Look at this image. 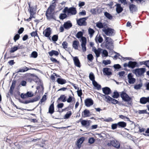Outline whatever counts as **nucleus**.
Wrapping results in <instances>:
<instances>
[{"instance_id":"nucleus-11","label":"nucleus","mask_w":149,"mask_h":149,"mask_svg":"<svg viewBox=\"0 0 149 149\" xmlns=\"http://www.w3.org/2000/svg\"><path fill=\"white\" fill-rule=\"evenodd\" d=\"M129 7L130 12L133 13L134 12L138 11L137 7L134 4L130 3L129 5Z\"/></svg>"},{"instance_id":"nucleus-30","label":"nucleus","mask_w":149,"mask_h":149,"mask_svg":"<svg viewBox=\"0 0 149 149\" xmlns=\"http://www.w3.org/2000/svg\"><path fill=\"white\" fill-rule=\"evenodd\" d=\"M57 82L59 84L63 85L66 83V80L61 78H58L57 80Z\"/></svg>"},{"instance_id":"nucleus-13","label":"nucleus","mask_w":149,"mask_h":149,"mask_svg":"<svg viewBox=\"0 0 149 149\" xmlns=\"http://www.w3.org/2000/svg\"><path fill=\"white\" fill-rule=\"evenodd\" d=\"M85 105L89 107L92 105L94 103L93 100L91 98H86L84 101Z\"/></svg>"},{"instance_id":"nucleus-36","label":"nucleus","mask_w":149,"mask_h":149,"mask_svg":"<svg viewBox=\"0 0 149 149\" xmlns=\"http://www.w3.org/2000/svg\"><path fill=\"white\" fill-rule=\"evenodd\" d=\"M56 6V4L55 3V1L53 2H52V4L50 5L49 7L47 9L50 10L54 11Z\"/></svg>"},{"instance_id":"nucleus-47","label":"nucleus","mask_w":149,"mask_h":149,"mask_svg":"<svg viewBox=\"0 0 149 149\" xmlns=\"http://www.w3.org/2000/svg\"><path fill=\"white\" fill-rule=\"evenodd\" d=\"M131 3H132L134 1H136L137 3H141L142 4L144 2H145L146 0H130Z\"/></svg>"},{"instance_id":"nucleus-58","label":"nucleus","mask_w":149,"mask_h":149,"mask_svg":"<svg viewBox=\"0 0 149 149\" xmlns=\"http://www.w3.org/2000/svg\"><path fill=\"white\" fill-rule=\"evenodd\" d=\"M77 94L78 96L79 97H80L81 100V102H82V97H81V96L82 95V91L81 89H80V91H77Z\"/></svg>"},{"instance_id":"nucleus-15","label":"nucleus","mask_w":149,"mask_h":149,"mask_svg":"<svg viewBox=\"0 0 149 149\" xmlns=\"http://www.w3.org/2000/svg\"><path fill=\"white\" fill-rule=\"evenodd\" d=\"M63 26L65 29L68 30L72 27V24L70 20H68L64 23Z\"/></svg>"},{"instance_id":"nucleus-6","label":"nucleus","mask_w":149,"mask_h":149,"mask_svg":"<svg viewBox=\"0 0 149 149\" xmlns=\"http://www.w3.org/2000/svg\"><path fill=\"white\" fill-rule=\"evenodd\" d=\"M102 31L106 35L109 37L114 36L116 33L115 31L113 29L109 27L107 29H102Z\"/></svg>"},{"instance_id":"nucleus-7","label":"nucleus","mask_w":149,"mask_h":149,"mask_svg":"<svg viewBox=\"0 0 149 149\" xmlns=\"http://www.w3.org/2000/svg\"><path fill=\"white\" fill-rule=\"evenodd\" d=\"M88 17L80 18L77 20V24L80 26H86L87 22L86 20L88 19Z\"/></svg>"},{"instance_id":"nucleus-10","label":"nucleus","mask_w":149,"mask_h":149,"mask_svg":"<svg viewBox=\"0 0 149 149\" xmlns=\"http://www.w3.org/2000/svg\"><path fill=\"white\" fill-rule=\"evenodd\" d=\"M108 97V98L107 101H108L111 102V103L114 104H118L120 105L121 104L120 103L118 100H116L115 99V98H112L110 96H109V97ZM121 105L122 106H125L127 107V106L125 105V104H121Z\"/></svg>"},{"instance_id":"nucleus-24","label":"nucleus","mask_w":149,"mask_h":149,"mask_svg":"<svg viewBox=\"0 0 149 149\" xmlns=\"http://www.w3.org/2000/svg\"><path fill=\"white\" fill-rule=\"evenodd\" d=\"M54 102L52 103L49 106L48 112L47 113H49L50 114H52L54 112Z\"/></svg>"},{"instance_id":"nucleus-9","label":"nucleus","mask_w":149,"mask_h":149,"mask_svg":"<svg viewBox=\"0 0 149 149\" xmlns=\"http://www.w3.org/2000/svg\"><path fill=\"white\" fill-rule=\"evenodd\" d=\"M103 73L104 75L107 77L112 74V69L108 67L104 68L103 69Z\"/></svg>"},{"instance_id":"nucleus-29","label":"nucleus","mask_w":149,"mask_h":149,"mask_svg":"<svg viewBox=\"0 0 149 149\" xmlns=\"http://www.w3.org/2000/svg\"><path fill=\"white\" fill-rule=\"evenodd\" d=\"M48 54L50 56H52L54 55L56 56H57L59 55V52L58 51L55 50H52L48 52Z\"/></svg>"},{"instance_id":"nucleus-27","label":"nucleus","mask_w":149,"mask_h":149,"mask_svg":"<svg viewBox=\"0 0 149 149\" xmlns=\"http://www.w3.org/2000/svg\"><path fill=\"white\" fill-rule=\"evenodd\" d=\"M79 43L78 40H74L72 42V47L75 49L77 50L78 49V46Z\"/></svg>"},{"instance_id":"nucleus-40","label":"nucleus","mask_w":149,"mask_h":149,"mask_svg":"<svg viewBox=\"0 0 149 149\" xmlns=\"http://www.w3.org/2000/svg\"><path fill=\"white\" fill-rule=\"evenodd\" d=\"M89 78L92 81V83L95 81V77L93 74V73L92 72H91L90 73L89 75Z\"/></svg>"},{"instance_id":"nucleus-50","label":"nucleus","mask_w":149,"mask_h":149,"mask_svg":"<svg viewBox=\"0 0 149 149\" xmlns=\"http://www.w3.org/2000/svg\"><path fill=\"white\" fill-rule=\"evenodd\" d=\"M113 67L115 69V70H118L119 69L121 68V66L119 64H114Z\"/></svg>"},{"instance_id":"nucleus-51","label":"nucleus","mask_w":149,"mask_h":149,"mask_svg":"<svg viewBox=\"0 0 149 149\" xmlns=\"http://www.w3.org/2000/svg\"><path fill=\"white\" fill-rule=\"evenodd\" d=\"M93 58V55L91 54H89L87 56V58L88 60L91 62L92 61Z\"/></svg>"},{"instance_id":"nucleus-12","label":"nucleus","mask_w":149,"mask_h":149,"mask_svg":"<svg viewBox=\"0 0 149 149\" xmlns=\"http://www.w3.org/2000/svg\"><path fill=\"white\" fill-rule=\"evenodd\" d=\"M91 122V121L90 120H83L81 121V125L82 127L88 129L90 125Z\"/></svg>"},{"instance_id":"nucleus-3","label":"nucleus","mask_w":149,"mask_h":149,"mask_svg":"<svg viewBox=\"0 0 149 149\" xmlns=\"http://www.w3.org/2000/svg\"><path fill=\"white\" fill-rule=\"evenodd\" d=\"M14 96L16 99L19 100L20 102L25 104H27L30 103H33L35 102H36L38 101L40 98V95H37L36 97L32 99H31L29 100H27L24 101H23L19 98V96L17 94H15L14 95Z\"/></svg>"},{"instance_id":"nucleus-16","label":"nucleus","mask_w":149,"mask_h":149,"mask_svg":"<svg viewBox=\"0 0 149 149\" xmlns=\"http://www.w3.org/2000/svg\"><path fill=\"white\" fill-rule=\"evenodd\" d=\"M44 35L46 37H49L51 34V30L50 27L47 28L43 32Z\"/></svg>"},{"instance_id":"nucleus-64","label":"nucleus","mask_w":149,"mask_h":149,"mask_svg":"<svg viewBox=\"0 0 149 149\" xmlns=\"http://www.w3.org/2000/svg\"><path fill=\"white\" fill-rule=\"evenodd\" d=\"M68 44L66 41L63 42L62 43V46L63 49H65L67 48Z\"/></svg>"},{"instance_id":"nucleus-17","label":"nucleus","mask_w":149,"mask_h":149,"mask_svg":"<svg viewBox=\"0 0 149 149\" xmlns=\"http://www.w3.org/2000/svg\"><path fill=\"white\" fill-rule=\"evenodd\" d=\"M129 68L134 69L136 67H138L139 65L138 64V62L136 61H130L129 62Z\"/></svg>"},{"instance_id":"nucleus-53","label":"nucleus","mask_w":149,"mask_h":149,"mask_svg":"<svg viewBox=\"0 0 149 149\" xmlns=\"http://www.w3.org/2000/svg\"><path fill=\"white\" fill-rule=\"evenodd\" d=\"M53 11H54L53 10L47 9V10L46 11L45 13V15L46 17H47V15L49 16V15L52 14L53 13V12H54Z\"/></svg>"},{"instance_id":"nucleus-28","label":"nucleus","mask_w":149,"mask_h":149,"mask_svg":"<svg viewBox=\"0 0 149 149\" xmlns=\"http://www.w3.org/2000/svg\"><path fill=\"white\" fill-rule=\"evenodd\" d=\"M95 40L96 43H98V42L99 43H101L103 40V38L100 35H99L98 37H97V36L95 37Z\"/></svg>"},{"instance_id":"nucleus-31","label":"nucleus","mask_w":149,"mask_h":149,"mask_svg":"<svg viewBox=\"0 0 149 149\" xmlns=\"http://www.w3.org/2000/svg\"><path fill=\"white\" fill-rule=\"evenodd\" d=\"M92 84L95 87L97 90H99L101 89V85L98 84L96 81H95L92 83Z\"/></svg>"},{"instance_id":"nucleus-2","label":"nucleus","mask_w":149,"mask_h":149,"mask_svg":"<svg viewBox=\"0 0 149 149\" xmlns=\"http://www.w3.org/2000/svg\"><path fill=\"white\" fill-rule=\"evenodd\" d=\"M114 41L111 38H109V39L104 40L103 43H105V47L106 48L109 50V53H113V49L114 48L113 45Z\"/></svg>"},{"instance_id":"nucleus-1","label":"nucleus","mask_w":149,"mask_h":149,"mask_svg":"<svg viewBox=\"0 0 149 149\" xmlns=\"http://www.w3.org/2000/svg\"><path fill=\"white\" fill-rule=\"evenodd\" d=\"M120 96L123 101L127 102V104L131 106L132 105V98L129 96L124 91L119 93L117 90H115L112 97L113 98L117 99Z\"/></svg>"},{"instance_id":"nucleus-43","label":"nucleus","mask_w":149,"mask_h":149,"mask_svg":"<svg viewBox=\"0 0 149 149\" xmlns=\"http://www.w3.org/2000/svg\"><path fill=\"white\" fill-rule=\"evenodd\" d=\"M58 39V36L57 34L54 35L52 37V40L54 43H56V42L57 41Z\"/></svg>"},{"instance_id":"nucleus-42","label":"nucleus","mask_w":149,"mask_h":149,"mask_svg":"<svg viewBox=\"0 0 149 149\" xmlns=\"http://www.w3.org/2000/svg\"><path fill=\"white\" fill-rule=\"evenodd\" d=\"M83 33L81 31H78L76 35V37L79 39L83 37Z\"/></svg>"},{"instance_id":"nucleus-57","label":"nucleus","mask_w":149,"mask_h":149,"mask_svg":"<svg viewBox=\"0 0 149 149\" xmlns=\"http://www.w3.org/2000/svg\"><path fill=\"white\" fill-rule=\"evenodd\" d=\"M30 35L32 37H37L39 38L38 36L37 33V31H36L32 32L30 33Z\"/></svg>"},{"instance_id":"nucleus-4","label":"nucleus","mask_w":149,"mask_h":149,"mask_svg":"<svg viewBox=\"0 0 149 149\" xmlns=\"http://www.w3.org/2000/svg\"><path fill=\"white\" fill-rule=\"evenodd\" d=\"M63 12L67 13L68 15H76L77 11L76 8L75 7H72L68 8L67 7H66L63 10Z\"/></svg>"},{"instance_id":"nucleus-33","label":"nucleus","mask_w":149,"mask_h":149,"mask_svg":"<svg viewBox=\"0 0 149 149\" xmlns=\"http://www.w3.org/2000/svg\"><path fill=\"white\" fill-rule=\"evenodd\" d=\"M104 15L107 19L109 20H111L113 18V17L112 15L107 12H105Z\"/></svg>"},{"instance_id":"nucleus-18","label":"nucleus","mask_w":149,"mask_h":149,"mask_svg":"<svg viewBox=\"0 0 149 149\" xmlns=\"http://www.w3.org/2000/svg\"><path fill=\"white\" fill-rule=\"evenodd\" d=\"M102 90L103 93L107 95L110 94L112 92L111 89L108 87H105L102 88Z\"/></svg>"},{"instance_id":"nucleus-61","label":"nucleus","mask_w":149,"mask_h":149,"mask_svg":"<svg viewBox=\"0 0 149 149\" xmlns=\"http://www.w3.org/2000/svg\"><path fill=\"white\" fill-rule=\"evenodd\" d=\"M95 141V139L94 137H91L88 140V142L90 144H92Z\"/></svg>"},{"instance_id":"nucleus-46","label":"nucleus","mask_w":149,"mask_h":149,"mask_svg":"<svg viewBox=\"0 0 149 149\" xmlns=\"http://www.w3.org/2000/svg\"><path fill=\"white\" fill-rule=\"evenodd\" d=\"M18 49V46H14L13 47H12L11 48L10 52V53H13Z\"/></svg>"},{"instance_id":"nucleus-60","label":"nucleus","mask_w":149,"mask_h":149,"mask_svg":"<svg viewBox=\"0 0 149 149\" xmlns=\"http://www.w3.org/2000/svg\"><path fill=\"white\" fill-rule=\"evenodd\" d=\"M73 99L74 100V98L72 97L71 95H70L68 99H66V101L68 103H71L72 102Z\"/></svg>"},{"instance_id":"nucleus-49","label":"nucleus","mask_w":149,"mask_h":149,"mask_svg":"<svg viewBox=\"0 0 149 149\" xmlns=\"http://www.w3.org/2000/svg\"><path fill=\"white\" fill-rule=\"evenodd\" d=\"M102 53V57H107L108 56V52L107 51L106 49L103 50Z\"/></svg>"},{"instance_id":"nucleus-62","label":"nucleus","mask_w":149,"mask_h":149,"mask_svg":"<svg viewBox=\"0 0 149 149\" xmlns=\"http://www.w3.org/2000/svg\"><path fill=\"white\" fill-rule=\"evenodd\" d=\"M118 128L117 123H113L111 125V128L113 130L116 129Z\"/></svg>"},{"instance_id":"nucleus-55","label":"nucleus","mask_w":149,"mask_h":149,"mask_svg":"<svg viewBox=\"0 0 149 149\" xmlns=\"http://www.w3.org/2000/svg\"><path fill=\"white\" fill-rule=\"evenodd\" d=\"M111 63V61L110 60H103L102 61V63L105 65L110 64Z\"/></svg>"},{"instance_id":"nucleus-26","label":"nucleus","mask_w":149,"mask_h":149,"mask_svg":"<svg viewBox=\"0 0 149 149\" xmlns=\"http://www.w3.org/2000/svg\"><path fill=\"white\" fill-rule=\"evenodd\" d=\"M66 96L64 95H62L58 97L57 101V102H59V101H61L62 102H65L66 101Z\"/></svg>"},{"instance_id":"nucleus-63","label":"nucleus","mask_w":149,"mask_h":149,"mask_svg":"<svg viewBox=\"0 0 149 149\" xmlns=\"http://www.w3.org/2000/svg\"><path fill=\"white\" fill-rule=\"evenodd\" d=\"M20 37L19 34L17 33L15 34L13 38V40L15 42H16L17 40H18L19 38Z\"/></svg>"},{"instance_id":"nucleus-34","label":"nucleus","mask_w":149,"mask_h":149,"mask_svg":"<svg viewBox=\"0 0 149 149\" xmlns=\"http://www.w3.org/2000/svg\"><path fill=\"white\" fill-rule=\"evenodd\" d=\"M55 14V13L54 12H53V13L50 15H49V16L47 15V18L48 20H50L51 19H54L55 20H56V18L54 15Z\"/></svg>"},{"instance_id":"nucleus-5","label":"nucleus","mask_w":149,"mask_h":149,"mask_svg":"<svg viewBox=\"0 0 149 149\" xmlns=\"http://www.w3.org/2000/svg\"><path fill=\"white\" fill-rule=\"evenodd\" d=\"M146 69L145 68H137L132 70V72L135 74L137 77H141L146 72Z\"/></svg>"},{"instance_id":"nucleus-52","label":"nucleus","mask_w":149,"mask_h":149,"mask_svg":"<svg viewBox=\"0 0 149 149\" xmlns=\"http://www.w3.org/2000/svg\"><path fill=\"white\" fill-rule=\"evenodd\" d=\"M96 26L99 29H103V26H102V23L100 22H98L96 23Z\"/></svg>"},{"instance_id":"nucleus-37","label":"nucleus","mask_w":149,"mask_h":149,"mask_svg":"<svg viewBox=\"0 0 149 149\" xmlns=\"http://www.w3.org/2000/svg\"><path fill=\"white\" fill-rule=\"evenodd\" d=\"M139 64L140 65H144L147 67L149 68V60L147 61L140 62Z\"/></svg>"},{"instance_id":"nucleus-48","label":"nucleus","mask_w":149,"mask_h":149,"mask_svg":"<svg viewBox=\"0 0 149 149\" xmlns=\"http://www.w3.org/2000/svg\"><path fill=\"white\" fill-rule=\"evenodd\" d=\"M38 56V54L37 52L35 51H33L31 54L30 57L33 58H36Z\"/></svg>"},{"instance_id":"nucleus-25","label":"nucleus","mask_w":149,"mask_h":149,"mask_svg":"<svg viewBox=\"0 0 149 149\" xmlns=\"http://www.w3.org/2000/svg\"><path fill=\"white\" fill-rule=\"evenodd\" d=\"M117 124L118 128H124L127 126L126 123L123 121L118 122Z\"/></svg>"},{"instance_id":"nucleus-23","label":"nucleus","mask_w":149,"mask_h":149,"mask_svg":"<svg viewBox=\"0 0 149 149\" xmlns=\"http://www.w3.org/2000/svg\"><path fill=\"white\" fill-rule=\"evenodd\" d=\"M82 115L83 118L89 117L91 115L90 112L88 110L86 109L82 112Z\"/></svg>"},{"instance_id":"nucleus-59","label":"nucleus","mask_w":149,"mask_h":149,"mask_svg":"<svg viewBox=\"0 0 149 149\" xmlns=\"http://www.w3.org/2000/svg\"><path fill=\"white\" fill-rule=\"evenodd\" d=\"M33 9L34 8L33 7H30L28 9V10L29 11L30 14L34 15L36 13V12L34 11Z\"/></svg>"},{"instance_id":"nucleus-41","label":"nucleus","mask_w":149,"mask_h":149,"mask_svg":"<svg viewBox=\"0 0 149 149\" xmlns=\"http://www.w3.org/2000/svg\"><path fill=\"white\" fill-rule=\"evenodd\" d=\"M72 114V113L71 111H69L67 112L66 114L64 116V118L65 119H68Z\"/></svg>"},{"instance_id":"nucleus-21","label":"nucleus","mask_w":149,"mask_h":149,"mask_svg":"<svg viewBox=\"0 0 149 149\" xmlns=\"http://www.w3.org/2000/svg\"><path fill=\"white\" fill-rule=\"evenodd\" d=\"M115 6L116 7V11L118 14H120L123 10V8L121 6V4L120 3H116Z\"/></svg>"},{"instance_id":"nucleus-44","label":"nucleus","mask_w":149,"mask_h":149,"mask_svg":"<svg viewBox=\"0 0 149 149\" xmlns=\"http://www.w3.org/2000/svg\"><path fill=\"white\" fill-rule=\"evenodd\" d=\"M95 32V31L94 30L91 28H89L88 29V32L89 34L90 35V37H91L93 36Z\"/></svg>"},{"instance_id":"nucleus-14","label":"nucleus","mask_w":149,"mask_h":149,"mask_svg":"<svg viewBox=\"0 0 149 149\" xmlns=\"http://www.w3.org/2000/svg\"><path fill=\"white\" fill-rule=\"evenodd\" d=\"M85 140V138L84 137H81L77 140L76 145L78 148L79 149L81 147V144Z\"/></svg>"},{"instance_id":"nucleus-20","label":"nucleus","mask_w":149,"mask_h":149,"mask_svg":"<svg viewBox=\"0 0 149 149\" xmlns=\"http://www.w3.org/2000/svg\"><path fill=\"white\" fill-rule=\"evenodd\" d=\"M107 145L108 146L112 145V146L118 148H119L120 147V144L116 142L114 140L111 141L110 142L108 143Z\"/></svg>"},{"instance_id":"nucleus-22","label":"nucleus","mask_w":149,"mask_h":149,"mask_svg":"<svg viewBox=\"0 0 149 149\" xmlns=\"http://www.w3.org/2000/svg\"><path fill=\"white\" fill-rule=\"evenodd\" d=\"M16 83V81L15 80H14L12 81L9 91V92L11 95H13V91L15 86Z\"/></svg>"},{"instance_id":"nucleus-32","label":"nucleus","mask_w":149,"mask_h":149,"mask_svg":"<svg viewBox=\"0 0 149 149\" xmlns=\"http://www.w3.org/2000/svg\"><path fill=\"white\" fill-rule=\"evenodd\" d=\"M102 50L103 49L100 48H98L97 49V51L95 53L96 58H97L100 56V55L102 53Z\"/></svg>"},{"instance_id":"nucleus-38","label":"nucleus","mask_w":149,"mask_h":149,"mask_svg":"<svg viewBox=\"0 0 149 149\" xmlns=\"http://www.w3.org/2000/svg\"><path fill=\"white\" fill-rule=\"evenodd\" d=\"M140 103L142 104H145L147 103L146 97H142L140 99Z\"/></svg>"},{"instance_id":"nucleus-45","label":"nucleus","mask_w":149,"mask_h":149,"mask_svg":"<svg viewBox=\"0 0 149 149\" xmlns=\"http://www.w3.org/2000/svg\"><path fill=\"white\" fill-rule=\"evenodd\" d=\"M142 83L141 82L140 84L134 85V89L137 90L139 89L142 87Z\"/></svg>"},{"instance_id":"nucleus-35","label":"nucleus","mask_w":149,"mask_h":149,"mask_svg":"<svg viewBox=\"0 0 149 149\" xmlns=\"http://www.w3.org/2000/svg\"><path fill=\"white\" fill-rule=\"evenodd\" d=\"M66 13H61L60 14L59 16V18L60 19L63 20L64 19L68 17V14H66Z\"/></svg>"},{"instance_id":"nucleus-56","label":"nucleus","mask_w":149,"mask_h":149,"mask_svg":"<svg viewBox=\"0 0 149 149\" xmlns=\"http://www.w3.org/2000/svg\"><path fill=\"white\" fill-rule=\"evenodd\" d=\"M128 80V82L130 84H133L136 81V79L134 77L130 79H129Z\"/></svg>"},{"instance_id":"nucleus-19","label":"nucleus","mask_w":149,"mask_h":149,"mask_svg":"<svg viewBox=\"0 0 149 149\" xmlns=\"http://www.w3.org/2000/svg\"><path fill=\"white\" fill-rule=\"evenodd\" d=\"M73 60L75 65L78 67L80 68L81 66V63L77 56L73 57Z\"/></svg>"},{"instance_id":"nucleus-54","label":"nucleus","mask_w":149,"mask_h":149,"mask_svg":"<svg viewBox=\"0 0 149 149\" xmlns=\"http://www.w3.org/2000/svg\"><path fill=\"white\" fill-rule=\"evenodd\" d=\"M27 97H31L34 95L33 93L31 91H27L26 93Z\"/></svg>"},{"instance_id":"nucleus-39","label":"nucleus","mask_w":149,"mask_h":149,"mask_svg":"<svg viewBox=\"0 0 149 149\" xmlns=\"http://www.w3.org/2000/svg\"><path fill=\"white\" fill-rule=\"evenodd\" d=\"M19 69L20 72H24L30 70V68L26 66H24L20 68Z\"/></svg>"},{"instance_id":"nucleus-8","label":"nucleus","mask_w":149,"mask_h":149,"mask_svg":"<svg viewBox=\"0 0 149 149\" xmlns=\"http://www.w3.org/2000/svg\"><path fill=\"white\" fill-rule=\"evenodd\" d=\"M80 40L81 41V46L82 47V49L84 52H86V38L85 37H83Z\"/></svg>"}]
</instances>
